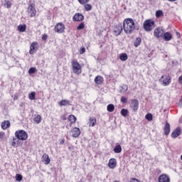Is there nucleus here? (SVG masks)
I'll return each instance as SVG.
<instances>
[{"label": "nucleus", "mask_w": 182, "mask_h": 182, "mask_svg": "<svg viewBox=\"0 0 182 182\" xmlns=\"http://www.w3.org/2000/svg\"><path fill=\"white\" fill-rule=\"evenodd\" d=\"M123 28L125 33L131 34L133 33V31H139L140 26L134 23V20L132 18H126L123 22Z\"/></svg>", "instance_id": "1"}, {"label": "nucleus", "mask_w": 182, "mask_h": 182, "mask_svg": "<svg viewBox=\"0 0 182 182\" xmlns=\"http://www.w3.org/2000/svg\"><path fill=\"white\" fill-rule=\"evenodd\" d=\"M156 23L152 19H147L144 22L143 28L146 32H151L154 29Z\"/></svg>", "instance_id": "2"}, {"label": "nucleus", "mask_w": 182, "mask_h": 182, "mask_svg": "<svg viewBox=\"0 0 182 182\" xmlns=\"http://www.w3.org/2000/svg\"><path fill=\"white\" fill-rule=\"evenodd\" d=\"M15 137L21 141H25V140H28V132L23 129L17 130L15 132Z\"/></svg>", "instance_id": "3"}, {"label": "nucleus", "mask_w": 182, "mask_h": 182, "mask_svg": "<svg viewBox=\"0 0 182 182\" xmlns=\"http://www.w3.org/2000/svg\"><path fill=\"white\" fill-rule=\"evenodd\" d=\"M71 65L73 68V72L74 73H77V75H80V73H82V67L80 66V64L77 63V60H73Z\"/></svg>", "instance_id": "4"}, {"label": "nucleus", "mask_w": 182, "mask_h": 182, "mask_svg": "<svg viewBox=\"0 0 182 182\" xmlns=\"http://www.w3.org/2000/svg\"><path fill=\"white\" fill-rule=\"evenodd\" d=\"M159 82L164 85V86H168L171 83V77L168 75H162L159 79Z\"/></svg>", "instance_id": "5"}, {"label": "nucleus", "mask_w": 182, "mask_h": 182, "mask_svg": "<svg viewBox=\"0 0 182 182\" xmlns=\"http://www.w3.org/2000/svg\"><path fill=\"white\" fill-rule=\"evenodd\" d=\"M28 14L31 18H33L34 16H36V9H35V4H30L28 7Z\"/></svg>", "instance_id": "6"}, {"label": "nucleus", "mask_w": 182, "mask_h": 182, "mask_svg": "<svg viewBox=\"0 0 182 182\" xmlns=\"http://www.w3.org/2000/svg\"><path fill=\"white\" fill-rule=\"evenodd\" d=\"M54 31L56 33H63L65 32V24L63 23H57L55 26Z\"/></svg>", "instance_id": "7"}, {"label": "nucleus", "mask_w": 182, "mask_h": 182, "mask_svg": "<svg viewBox=\"0 0 182 182\" xmlns=\"http://www.w3.org/2000/svg\"><path fill=\"white\" fill-rule=\"evenodd\" d=\"M139 100L137 99H132L131 100L130 107L133 110V112H136L139 110Z\"/></svg>", "instance_id": "8"}, {"label": "nucleus", "mask_w": 182, "mask_h": 182, "mask_svg": "<svg viewBox=\"0 0 182 182\" xmlns=\"http://www.w3.org/2000/svg\"><path fill=\"white\" fill-rule=\"evenodd\" d=\"M164 35V31L161 28H157L154 31V36L156 38H163Z\"/></svg>", "instance_id": "9"}, {"label": "nucleus", "mask_w": 182, "mask_h": 182, "mask_svg": "<svg viewBox=\"0 0 182 182\" xmlns=\"http://www.w3.org/2000/svg\"><path fill=\"white\" fill-rule=\"evenodd\" d=\"M38 52V42H33L30 46V55H33Z\"/></svg>", "instance_id": "10"}, {"label": "nucleus", "mask_w": 182, "mask_h": 182, "mask_svg": "<svg viewBox=\"0 0 182 182\" xmlns=\"http://www.w3.org/2000/svg\"><path fill=\"white\" fill-rule=\"evenodd\" d=\"M122 31H123V26H122V24H118L114 26V35H115V36H119V35H121Z\"/></svg>", "instance_id": "11"}, {"label": "nucleus", "mask_w": 182, "mask_h": 182, "mask_svg": "<svg viewBox=\"0 0 182 182\" xmlns=\"http://www.w3.org/2000/svg\"><path fill=\"white\" fill-rule=\"evenodd\" d=\"M84 19L85 16H83L80 13L75 14L73 17V21H74V22H82Z\"/></svg>", "instance_id": "12"}, {"label": "nucleus", "mask_w": 182, "mask_h": 182, "mask_svg": "<svg viewBox=\"0 0 182 182\" xmlns=\"http://www.w3.org/2000/svg\"><path fill=\"white\" fill-rule=\"evenodd\" d=\"M180 134H181V129H180V127H177L171 133V137H172V139H177V137H178V136H180Z\"/></svg>", "instance_id": "13"}, {"label": "nucleus", "mask_w": 182, "mask_h": 182, "mask_svg": "<svg viewBox=\"0 0 182 182\" xmlns=\"http://www.w3.org/2000/svg\"><path fill=\"white\" fill-rule=\"evenodd\" d=\"M116 166H117V161H116V159H110L108 162V167L109 168H114Z\"/></svg>", "instance_id": "14"}, {"label": "nucleus", "mask_w": 182, "mask_h": 182, "mask_svg": "<svg viewBox=\"0 0 182 182\" xmlns=\"http://www.w3.org/2000/svg\"><path fill=\"white\" fill-rule=\"evenodd\" d=\"M71 133H72L73 137H75V138L79 137V136H80V129L77 127H74L71 130Z\"/></svg>", "instance_id": "15"}, {"label": "nucleus", "mask_w": 182, "mask_h": 182, "mask_svg": "<svg viewBox=\"0 0 182 182\" xmlns=\"http://www.w3.org/2000/svg\"><path fill=\"white\" fill-rule=\"evenodd\" d=\"M159 182H170V177L166 174L160 175L159 177Z\"/></svg>", "instance_id": "16"}, {"label": "nucleus", "mask_w": 182, "mask_h": 182, "mask_svg": "<svg viewBox=\"0 0 182 182\" xmlns=\"http://www.w3.org/2000/svg\"><path fill=\"white\" fill-rule=\"evenodd\" d=\"M22 146L23 144V143H22L20 139H18V138H13V141L11 142V146H13V147H15L16 146Z\"/></svg>", "instance_id": "17"}, {"label": "nucleus", "mask_w": 182, "mask_h": 182, "mask_svg": "<svg viewBox=\"0 0 182 182\" xmlns=\"http://www.w3.org/2000/svg\"><path fill=\"white\" fill-rule=\"evenodd\" d=\"M170 124L168 122H166L165 124V127L164 128L165 136H168V134H170Z\"/></svg>", "instance_id": "18"}, {"label": "nucleus", "mask_w": 182, "mask_h": 182, "mask_svg": "<svg viewBox=\"0 0 182 182\" xmlns=\"http://www.w3.org/2000/svg\"><path fill=\"white\" fill-rule=\"evenodd\" d=\"M163 38L164 41L168 42V41H171L173 39V36L169 32H166L164 33Z\"/></svg>", "instance_id": "19"}, {"label": "nucleus", "mask_w": 182, "mask_h": 182, "mask_svg": "<svg viewBox=\"0 0 182 182\" xmlns=\"http://www.w3.org/2000/svg\"><path fill=\"white\" fill-rule=\"evenodd\" d=\"M60 106H72V102L68 100H63L59 102Z\"/></svg>", "instance_id": "20"}, {"label": "nucleus", "mask_w": 182, "mask_h": 182, "mask_svg": "<svg viewBox=\"0 0 182 182\" xmlns=\"http://www.w3.org/2000/svg\"><path fill=\"white\" fill-rule=\"evenodd\" d=\"M42 159L43 161H44V164H49L50 163V159L47 154H43Z\"/></svg>", "instance_id": "21"}, {"label": "nucleus", "mask_w": 182, "mask_h": 182, "mask_svg": "<svg viewBox=\"0 0 182 182\" xmlns=\"http://www.w3.org/2000/svg\"><path fill=\"white\" fill-rule=\"evenodd\" d=\"M103 81H104V80H103L102 77L100 75H97L95 78V83H96L97 85H102V83H103Z\"/></svg>", "instance_id": "22"}, {"label": "nucleus", "mask_w": 182, "mask_h": 182, "mask_svg": "<svg viewBox=\"0 0 182 182\" xmlns=\"http://www.w3.org/2000/svg\"><path fill=\"white\" fill-rule=\"evenodd\" d=\"M9 126H11V122H9V121H4L1 123V129L3 130H6Z\"/></svg>", "instance_id": "23"}, {"label": "nucleus", "mask_w": 182, "mask_h": 182, "mask_svg": "<svg viewBox=\"0 0 182 182\" xmlns=\"http://www.w3.org/2000/svg\"><path fill=\"white\" fill-rule=\"evenodd\" d=\"M119 59L122 60V62H126V60L129 59V56H127L126 53H122L119 55Z\"/></svg>", "instance_id": "24"}, {"label": "nucleus", "mask_w": 182, "mask_h": 182, "mask_svg": "<svg viewBox=\"0 0 182 182\" xmlns=\"http://www.w3.org/2000/svg\"><path fill=\"white\" fill-rule=\"evenodd\" d=\"M141 43V38L137 37L134 42V46L135 48H139V46H140Z\"/></svg>", "instance_id": "25"}, {"label": "nucleus", "mask_w": 182, "mask_h": 182, "mask_svg": "<svg viewBox=\"0 0 182 182\" xmlns=\"http://www.w3.org/2000/svg\"><path fill=\"white\" fill-rule=\"evenodd\" d=\"M129 90V86L127 85H123L119 87V92L121 93H126L127 90Z\"/></svg>", "instance_id": "26"}, {"label": "nucleus", "mask_w": 182, "mask_h": 182, "mask_svg": "<svg viewBox=\"0 0 182 182\" xmlns=\"http://www.w3.org/2000/svg\"><path fill=\"white\" fill-rule=\"evenodd\" d=\"M33 120H34L35 123H36L37 124H39V123H41V122H42V117L39 114H35Z\"/></svg>", "instance_id": "27"}, {"label": "nucleus", "mask_w": 182, "mask_h": 182, "mask_svg": "<svg viewBox=\"0 0 182 182\" xmlns=\"http://www.w3.org/2000/svg\"><path fill=\"white\" fill-rule=\"evenodd\" d=\"M68 120L70 122L71 124H74L76 123L77 118L73 114H70L68 116Z\"/></svg>", "instance_id": "28"}, {"label": "nucleus", "mask_w": 182, "mask_h": 182, "mask_svg": "<svg viewBox=\"0 0 182 182\" xmlns=\"http://www.w3.org/2000/svg\"><path fill=\"white\" fill-rule=\"evenodd\" d=\"M96 118L95 117H90L89 126L91 127H95V124H96Z\"/></svg>", "instance_id": "29"}, {"label": "nucleus", "mask_w": 182, "mask_h": 182, "mask_svg": "<svg viewBox=\"0 0 182 182\" xmlns=\"http://www.w3.org/2000/svg\"><path fill=\"white\" fill-rule=\"evenodd\" d=\"M113 150L114 153H117V154L122 153V146L120 144H118L114 146Z\"/></svg>", "instance_id": "30"}, {"label": "nucleus", "mask_w": 182, "mask_h": 182, "mask_svg": "<svg viewBox=\"0 0 182 182\" xmlns=\"http://www.w3.org/2000/svg\"><path fill=\"white\" fill-rule=\"evenodd\" d=\"M107 110L109 113L114 112V105L113 104L108 105L107 107Z\"/></svg>", "instance_id": "31"}, {"label": "nucleus", "mask_w": 182, "mask_h": 182, "mask_svg": "<svg viewBox=\"0 0 182 182\" xmlns=\"http://www.w3.org/2000/svg\"><path fill=\"white\" fill-rule=\"evenodd\" d=\"M18 31L19 32H25L26 31V24L19 25L18 26Z\"/></svg>", "instance_id": "32"}, {"label": "nucleus", "mask_w": 182, "mask_h": 182, "mask_svg": "<svg viewBox=\"0 0 182 182\" xmlns=\"http://www.w3.org/2000/svg\"><path fill=\"white\" fill-rule=\"evenodd\" d=\"M127 114H129V109L123 108L121 110V115L123 116V117H127Z\"/></svg>", "instance_id": "33"}, {"label": "nucleus", "mask_w": 182, "mask_h": 182, "mask_svg": "<svg viewBox=\"0 0 182 182\" xmlns=\"http://www.w3.org/2000/svg\"><path fill=\"white\" fill-rule=\"evenodd\" d=\"M84 5L85 10L87 11V12H89V11H92V6L89 4H82Z\"/></svg>", "instance_id": "34"}, {"label": "nucleus", "mask_w": 182, "mask_h": 182, "mask_svg": "<svg viewBox=\"0 0 182 182\" xmlns=\"http://www.w3.org/2000/svg\"><path fill=\"white\" fill-rule=\"evenodd\" d=\"M36 96V92H31L28 95V97H29L30 100H35Z\"/></svg>", "instance_id": "35"}, {"label": "nucleus", "mask_w": 182, "mask_h": 182, "mask_svg": "<svg viewBox=\"0 0 182 182\" xmlns=\"http://www.w3.org/2000/svg\"><path fill=\"white\" fill-rule=\"evenodd\" d=\"M145 119L146 120H148V122H151V120H153V114H151V113L146 114L145 116Z\"/></svg>", "instance_id": "36"}, {"label": "nucleus", "mask_w": 182, "mask_h": 182, "mask_svg": "<svg viewBox=\"0 0 182 182\" xmlns=\"http://www.w3.org/2000/svg\"><path fill=\"white\" fill-rule=\"evenodd\" d=\"M155 15H156V18H161V16H163V11H161V10H157L156 11V14H155Z\"/></svg>", "instance_id": "37"}, {"label": "nucleus", "mask_w": 182, "mask_h": 182, "mask_svg": "<svg viewBox=\"0 0 182 182\" xmlns=\"http://www.w3.org/2000/svg\"><path fill=\"white\" fill-rule=\"evenodd\" d=\"M36 68L33 67L30 68L28 70L29 75H33V73H36Z\"/></svg>", "instance_id": "38"}, {"label": "nucleus", "mask_w": 182, "mask_h": 182, "mask_svg": "<svg viewBox=\"0 0 182 182\" xmlns=\"http://www.w3.org/2000/svg\"><path fill=\"white\" fill-rule=\"evenodd\" d=\"M77 31H82V29H85V23H80L77 27Z\"/></svg>", "instance_id": "39"}, {"label": "nucleus", "mask_w": 182, "mask_h": 182, "mask_svg": "<svg viewBox=\"0 0 182 182\" xmlns=\"http://www.w3.org/2000/svg\"><path fill=\"white\" fill-rule=\"evenodd\" d=\"M23 177L22 176V175L19 174V173H17L16 175V181H22Z\"/></svg>", "instance_id": "40"}, {"label": "nucleus", "mask_w": 182, "mask_h": 182, "mask_svg": "<svg viewBox=\"0 0 182 182\" xmlns=\"http://www.w3.org/2000/svg\"><path fill=\"white\" fill-rule=\"evenodd\" d=\"M79 4H80V5H86V4H89V1L90 0H77Z\"/></svg>", "instance_id": "41"}, {"label": "nucleus", "mask_w": 182, "mask_h": 182, "mask_svg": "<svg viewBox=\"0 0 182 182\" xmlns=\"http://www.w3.org/2000/svg\"><path fill=\"white\" fill-rule=\"evenodd\" d=\"M12 5V3H11V1H6V4H4V6H6V8H11Z\"/></svg>", "instance_id": "42"}, {"label": "nucleus", "mask_w": 182, "mask_h": 182, "mask_svg": "<svg viewBox=\"0 0 182 182\" xmlns=\"http://www.w3.org/2000/svg\"><path fill=\"white\" fill-rule=\"evenodd\" d=\"M85 52H86V48H85V47L81 48L80 50V54L83 55V53H85Z\"/></svg>", "instance_id": "43"}, {"label": "nucleus", "mask_w": 182, "mask_h": 182, "mask_svg": "<svg viewBox=\"0 0 182 182\" xmlns=\"http://www.w3.org/2000/svg\"><path fill=\"white\" fill-rule=\"evenodd\" d=\"M121 102H122V103H127V98H126L124 97H122Z\"/></svg>", "instance_id": "44"}, {"label": "nucleus", "mask_w": 182, "mask_h": 182, "mask_svg": "<svg viewBox=\"0 0 182 182\" xmlns=\"http://www.w3.org/2000/svg\"><path fill=\"white\" fill-rule=\"evenodd\" d=\"M130 182H140V181L136 178H132L131 180H130Z\"/></svg>", "instance_id": "45"}, {"label": "nucleus", "mask_w": 182, "mask_h": 182, "mask_svg": "<svg viewBox=\"0 0 182 182\" xmlns=\"http://www.w3.org/2000/svg\"><path fill=\"white\" fill-rule=\"evenodd\" d=\"M48 39V35L47 34H44L43 36H42V40L43 41H46Z\"/></svg>", "instance_id": "46"}, {"label": "nucleus", "mask_w": 182, "mask_h": 182, "mask_svg": "<svg viewBox=\"0 0 182 182\" xmlns=\"http://www.w3.org/2000/svg\"><path fill=\"white\" fill-rule=\"evenodd\" d=\"M4 136H5V134L4 132H0V140H2Z\"/></svg>", "instance_id": "47"}, {"label": "nucleus", "mask_w": 182, "mask_h": 182, "mask_svg": "<svg viewBox=\"0 0 182 182\" xmlns=\"http://www.w3.org/2000/svg\"><path fill=\"white\" fill-rule=\"evenodd\" d=\"M178 82L182 85V75L178 77Z\"/></svg>", "instance_id": "48"}, {"label": "nucleus", "mask_w": 182, "mask_h": 182, "mask_svg": "<svg viewBox=\"0 0 182 182\" xmlns=\"http://www.w3.org/2000/svg\"><path fill=\"white\" fill-rule=\"evenodd\" d=\"M176 36L178 39H180V38H181V35L178 32H176Z\"/></svg>", "instance_id": "49"}, {"label": "nucleus", "mask_w": 182, "mask_h": 182, "mask_svg": "<svg viewBox=\"0 0 182 182\" xmlns=\"http://www.w3.org/2000/svg\"><path fill=\"white\" fill-rule=\"evenodd\" d=\"M178 106H179L180 107H182V98H181V99L180 100V101H179Z\"/></svg>", "instance_id": "50"}, {"label": "nucleus", "mask_w": 182, "mask_h": 182, "mask_svg": "<svg viewBox=\"0 0 182 182\" xmlns=\"http://www.w3.org/2000/svg\"><path fill=\"white\" fill-rule=\"evenodd\" d=\"M60 144H65V139H62L60 142Z\"/></svg>", "instance_id": "51"}, {"label": "nucleus", "mask_w": 182, "mask_h": 182, "mask_svg": "<svg viewBox=\"0 0 182 182\" xmlns=\"http://www.w3.org/2000/svg\"><path fill=\"white\" fill-rule=\"evenodd\" d=\"M169 2H176L177 0H168Z\"/></svg>", "instance_id": "52"}, {"label": "nucleus", "mask_w": 182, "mask_h": 182, "mask_svg": "<svg viewBox=\"0 0 182 182\" xmlns=\"http://www.w3.org/2000/svg\"><path fill=\"white\" fill-rule=\"evenodd\" d=\"M15 99H18V97H14V100H15Z\"/></svg>", "instance_id": "53"}, {"label": "nucleus", "mask_w": 182, "mask_h": 182, "mask_svg": "<svg viewBox=\"0 0 182 182\" xmlns=\"http://www.w3.org/2000/svg\"><path fill=\"white\" fill-rule=\"evenodd\" d=\"M181 159L182 160V154H181Z\"/></svg>", "instance_id": "54"}]
</instances>
